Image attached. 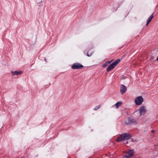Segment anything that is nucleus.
Listing matches in <instances>:
<instances>
[{"label":"nucleus","mask_w":158,"mask_h":158,"mask_svg":"<svg viewBox=\"0 0 158 158\" xmlns=\"http://www.w3.org/2000/svg\"><path fill=\"white\" fill-rule=\"evenodd\" d=\"M131 135L129 133H124L120 134L116 139L117 141L121 142L131 139Z\"/></svg>","instance_id":"obj_1"},{"label":"nucleus","mask_w":158,"mask_h":158,"mask_svg":"<svg viewBox=\"0 0 158 158\" xmlns=\"http://www.w3.org/2000/svg\"><path fill=\"white\" fill-rule=\"evenodd\" d=\"M125 123L127 125H135L137 123V121L135 119L128 117L125 120Z\"/></svg>","instance_id":"obj_2"},{"label":"nucleus","mask_w":158,"mask_h":158,"mask_svg":"<svg viewBox=\"0 0 158 158\" xmlns=\"http://www.w3.org/2000/svg\"><path fill=\"white\" fill-rule=\"evenodd\" d=\"M143 101V99L141 96L136 97L135 100V104L136 105H141Z\"/></svg>","instance_id":"obj_3"},{"label":"nucleus","mask_w":158,"mask_h":158,"mask_svg":"<svg viewBox=\"0 0 158 158\" xmlns=\"http://www.w3.org/2000/svg\"><path fill=\"white\" fill-rule=\"evenodd\" d=\"M84 67L83 66L78 63H76L73 64L71 66L72 69H79Z\"/></svg>","instance_id":"obj_4"},{"label":"nucleus","mask_w":158,"mask_h":158,"mask_svg":"<svg viewBox=\"0 0 158 158\" xmlns=\"http://www.w3.org/2000/svg\"><path fill=\"white\" fill-rule=\"evenodd\" d=\"M134 154V152L133 149H130L129 150L127 154L124 155V156L126 158H130L133 156Z\"/></svg>","instance_id":"obj_5"},{"label":"nucleus","mask_w":158,"mask_h":158,"mask_svg":"<svg viewBox=\"0 0 158 158\" xmlns=\"http://www.w3.org/2000/svg\"><path fill=\"white\" fill-rule=\"evenodd\" d=\"M139 111L140 115H143L146 112L147 110L145 106H142L139 109Z\"/></svg>","instance_id":"obj_6"},{"label":"nucleus","mask_w":158,"mask_h":158,"mask_svg":"<svg viewBox=\"0 0 158 158\" xmlns=\"http://www.w3.org/2000/svg\"><path fill=\"white\" fill-rule=\"evenodd\" d=\"M127 89L126 87L124 85H121V87L120 90V93L122 94H123L126 92Z\"/></svg>","instance_id":"obj_7"},{"label":"nucleus","mask_w":158,"mask_h":158,"mask_svg":"<svg viewBox=\"0 0 158 158\" xmlns=\"http://www.w3.org/2000/svg\"><path fill=\"white\" fill-rule=\"evenodd\" d=\"M115 67L114 63H112L107 67L106 70L107 72L110 71L113 69Z\"/></svg>","instance_id":"obj_8"},{"label":"nucleus","mask_w":158,"mask_h":158,"mask_svg":"<svg viewBox=\"0 0 158 158\" xmlns=\"http://www.w3.org/2000/svg\"><path fill=\"white\" fill-rule=\"evenodd\" d=\"M11 73L12 75L13 76L15 75H19L21 74L23 72L22 71H12Z\"/></svg>","instance_id":"obj_9"},{"label":"nucleus","mask_w":158,"mask_h":158,"mask_svg":"<svg viewBox=\"0 0 158 158\" xmlns=\"http://www.w3.org/2000/svg\"><path fill=\"white\" fill-rule=\"evenodd\" d=\"M112 60H111L110 61H108L106 62L105 63L103 64L102 65V67L103 68H105L106 67L108 64H110L112 61Z\"/></svg>","instance_id":"obj_10"},{"label":"nucleus","mask_w":158,"mask_h":158,"mask_svg":"<svg viewBox=\"0 0 158 158\" xmlns=\"http://www.w3.org/2000/svg\"><path fill=\"white\" fill-rule=\"evenodd\" d=\"M120 61V59H118L114 61L113 63H114V65L115 66H116V65L119 63V62Z\"/></svg>","instance_id":"obj_11"},{"label":"nucleus","mask_w":158,"mask_h":158,"mask_svg":"<svg viewBox=\"0 0 158 158\" xmlns=\"http://www.w3.org/2000/svg\"><path fill=\"white\" fill-rule=\"evenodd\" d=\"M154 14V13H153L148 19L147 20V22H150L151 21L152 19L154 17L153 14Z\"/></svg>","instance_id":"obj_12"},{"label":"nucleus","mask_w":158,"mask_h":158,"mask_svg":"<svg viewBox=\"0 0 158 158\" xmlns=\"http://www.w3.org/2000/svg\"><path fill=\"white\" fill-rule=\"evenodd\" d=\"M122 103L121 102H117L115 104V105L116 108H118V107L120 106Z\"/></svg>","instance_id":"obj_13"},{"label":"nucleus","mask_w":158,"mask_h":158,"mask_svg":"<svg viewBox=\"0 0 158 158\" xmlns=\"http://www.w3.org/2000/svg\"><path fill=\"white\" fill-rule=\"evenodd\" d=\"M101 107V106L99 105L96 106L94 109V110H98Z\"/></svg>","instance_id":"obj_14"},{"label":"nucleus","mask_w":158,"mask_h":158,"mask_svg":"<svg viewBox=\"0 0 158 158\" xmlns=\"http://www.w3.org/2000/svg\"><path fill=\"white\" fill-rule=\"evenodd\" d=\"M88 52H89V51H88L87 52V56H88L89 57L90 56L92 55V54L93 53V52H92L90 53L89 54Z\"/></svg>","instance_id":"obj_15"},{"label":"nucleus","mask_w":158,"mask_h":158,"mask_svg":"<svg viewBox=\"0 0 158 158\" xmlns=\"http://www.w3.org/2000/svg\"><path fill=\"white\" fill-rule=\"evenodd\" d=\"M150 22H147V23H146V26H148V24H149V23Z\"/></svg>","instance_id":"obj_16"},{"label":"nucleus","mask_w":158,"mask_h":158,"mask_svg":"<svg viewBox=\"0 0 158 158\" xmlns=\"http://www.w3.org/2000/svg\"><path fill=\"white\" fill-rule=\"evenodd\" d=\"M151 132L152 133H154L155 132V131L153 130H152V131H151Z\"/></svg>","instance_id":"obj_17"},{"label":"nucleus","mask_w":158,"mask_h":158,"mask_svg":"<svg viewBox=\"0 0 158 158\" xmlns=\"http://www.w3.org/2000/svg\"><path fill=\"white\" fill-rule=\"evenodd\" d=\"M128 143V142L127 141L126 142V143H126V144H127V143Z\"/></svg>","instance_id":"obj_18"},{"label":"nucleus","mask_w":158,"mask_h":158,"mask_svg":"<svg viewBox=\"0 0 158 158\" xmlns=\"http://www.w3.org/2000/svg\"><path fill=\"white\" fill-rule=\"evenodd\" d=\"M156 60L158 61V57H157Z\"/></svg>","instance_id":"obj_19"},{"label":"nucleus","mask_w":158,"mask_h":158,"mask_svg":"<svg viewBox=\"0 0 158 158\" xmlns=\"http://www.w3.org/2000/svg\"><path fill=\"white\" fill-rule=\"evenodd\" d=\"M44 60L45 61H47V60H46V59H44Z\"/></svg>","instance_id":"obj_20"},{"label":"nucleus","mask_w":158,"mask_h":158,"mask_svg":"<svg viewBox=\"0 0 158 158\" xmlns=\"http://www.w3.org/2000/svg\"><path fill=\"white\" fill-rule=\"evenodd\" d=\"M118 7H116V9H116V10L117 9V8H118Z\"/></svg>","instance_id":"obj_21"},{"label":"nucleus","mask_w":158,"mask_h":158,"mask_svg":"<svg viewBox=\"0 0 158 158\" xmlns=\"http://www.w3.org/2000/svg\"><path fill=\"white\" fill-rule=\"evenodd\" d=\"M133 139H131V141H133Z\"/></svg>","instance_id":"obj_22"}]
</instances>
